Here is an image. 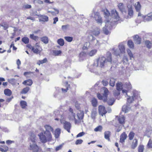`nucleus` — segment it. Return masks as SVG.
Returning <instances> with one entry per match:
<instances>
[{
  "mask_svg": "<svg viewBox=\"0 0 152 152\" xmlns=\"http://www.w3.org/2000/svg\"><path fill=\"white\" fill-rule=\"evenodd\" d=\"M130 110V108L126 105H124L123 106L122 110L125 113L127 112Z\"/></svg>",
  "mask_w": 152,
  "mask_h": 152,
  "instance_id": "39",
  "label": "nucleus"
},
{
  "mask_svg": "<svg viewBox=\"0 0 152 152\" xmlns=\"http://www.w3.org/2000/svg\"><path fill=\"white\" fill-rule=\"evenodd\" d=\"M57 42L61 46H63L64 45V39L60 38L57 40Z\"/></svg>",
  "mask_w": 152,
  "mask_h": 152,
  "instance_id": "40",
  "label": "nucleus"
},
{
  "mask_svg": "<svg viewBox=\"0 0 152 152\" xmlns=\"http://www.w3.org/2000/svg\"><path fill=\"white\" fill-rule=\"evenodd\" d=\"M144 150V146L142 145H140L138 147V152H143Z\"/></svg>",
  "mask_w": 152,
  "mask_h": 152,
  "instance_id": "41",
  "label": "nucleus"
},
{
  "mask_svg": "<svg viewBox=\"0 0 152 152\" xmlns=\"http://www.w3.org/2000/svg\"><path fill=\"white\" fill-rule=\"evenodd\" d=\"M30 149L33 152H38L39 150V147L36 143L32 144L30 143Z\"/></svg>",
  "mask_w": 152,
  "mask_h": 152,
  "instance_id": "8",
  "label": "nucleus"
},
{
  "mask_svg": "<svg viewBox=\"0 0 152 152\" xmlns=\"http://www.w3.org/2000/svg\"><path fill=\"white\" fill-rule=\"evenodd\" d=\"M61 123L63 124L64 129L69 133L70 132V129L71 127V124L69 122L64 121H61Z\"/></svg>",
  "mask_w": 152,
  "mask_h": 152,
  "instance_id": "6",
  "label": "nucleus"
},
{
  "mask_svg": "<svg viewBox=\"0 0 152 152\" xmlns=\"http://www.w3.org/2000/svg\"><path fill=\"white\" fill-rule=\"evenodd\" d=\"M115 80L113 78H111L110 81V85L112 87H114L115 85Z\"/></svg>",
  "mask_w": 152,
  "mask_h": 152,
  "instance_id": "34",
  "label": "nucleus"
},
{
  "mask_svg": "<svg viewBox=\"0 0 152 152\" xmlns=\"http://www.w3.org/2000/svg\"><path fill=\"white\" fill-rule=\"evenodd\" d=\"M44 127L46 131L44 132V134H47L48 136V139H50V138L51 137V136H52L50 132H53V129L51 126L49 125H46Z\"/></svg>",
  "mask_w": 152,
  "mask_h": 152,
  "instance_id": "4",
  "label": "nucleus"
},
{
  "mask_svg": "<svg viewBox=\"0 0 152 152\" xmlns=\"http://www.w3.org/2000/svg\"><path fill=\"white\" fill-rule=\"evenodd\" d=\"M31 50L33 52L36 54H38L40 53V52L42 50V48H31Z\"/></svg>",
  "mask_w": 152,
  "mask_h": 152,
  "instance_id": "33",
  "label": "nucleus"
},
{
  "mask_svg": "<svg viewBox=\"0 0 152 152\" xmlns=\"http://www.w3.org/2000/svg\"><path fill=\"white\" fill-rule=\"evenodd\" d=\"M61 129L59 128L56 129L54 135L56 138H58L61 133Z\"/></svg>",
  "mask_w": 152,
  "mask_h": 152,
  "instance_id": "29",
  "label": "nucleus"
},
{
  "mask_svg": "<svg viewBox=\"0 0 152 152\" xmlns=\"http://www.w3.org/2000/svg\"><path fill=\"white\" fill-rule=\"evenodd\" d=\"M135 133L133 132H130L128 135V137L129 140H132L134 136Z\"/></svg>",
  "mask_w": 152,
  "mask_h": 152,
  "instance_id": "35",
  "label": "nucleus"
},
{
  "mask_svg": "<svg viewBox=\"0 0 152 152\" xmlns=\"http://www.w3.org/2000/svg\"><path fill=\"white\" fill-rule=\"evenodd\" d=\"M69 117L70 120H73L74 118H75V114L73 113H69Z\"/></svg>",
  "mask_w": 152,
  "mask_h": 152,
  "instance_id": "50",
  "label": "nucleus"
},
{
  "mask_svg": "<svg viewBox=\"0 0 152 152\" xmlns=\"http://www.w3.org/2000/svg\"><path fill=\"white\" fill-rule=\"evenodd\" d=\"M36 137L35 135L34 134H31L30 139L29 140V144L31 143L32 144H35L36 143Z\"/></svg>",
  "mask_w": 152,
  "mask_h": 152,
  "instance_id": "17",
  "label": "nucleus"
},
{
  "mask_svg": "<svg viewBox=\"0 0 152 152\" xmlns=\"http://www.w3.org/2000/svg\"><path fill=\"white\" fill-rule=\"evenodd\" d=\"M123 88L125 87L127 88L131 89L132 88V85L129 83H126L125 84L123 85L122 84Z\"/></svg>",
  "mask_w": 152,
  "mask_h": 152,
  "instance_id": "44",
  "label": "nucleus"
},
{
  "mask_svg": "<svg viewBox=\"0 0 152 152\" xmlns=\"http://www.w3.org/2000/svg\"><path fill=\"white\" fill-rule=\"evenodd\" d=\"M116 90L114 91L113 94L115 96H118L120 94V91L123 89L122 84L121 82H118L116 84Z\"/></svg>",
  "mask_w": 152,
  "mask_h": 152,
  "instance_id": "3",
  "label": "nucleus"
},
{
  "mask_svg": "<svg viewBox=\"0 0 152 152\" xmlns=\"http://www.w3.org/2000/svg\"><path fill=\"white\" fill-rule=\"evenodd\" d=\"M98 110L99 113L102 116H103V115H105L107 112L105 107L102 105H100L99 106Z\"/></svg>",
  "mask_w": 152,
  "mask_h": 152,
  "instance_id": "10",
  "label": "nucleus"
},
{
  "mask_svg": "<svg viewBox=\"0 0 152 152\" xmlns=\"http://www.w3.org/2000/svg\"><path fill=\"white\" fill-rule=\"evenodd\" d=\"M69 27V25L67 24L65 25H63L62 26V29L63 31L66 30Z\"/></svg>",
  "mask_w": 152,
  "mask_h": 152,
  "instance_id": "62",
  "label": "nucleus"
},
{
  "mask_svg": "<svg viewBox=\"0 0 152 152\" xmlns=\"http://www.w3.org/2000/svg\"><path fill=\"white\" fill-rule=\"evenodd\" d=\"M142 17L145 22L151 21L152 20V12L148 13L145 16L142 15Z\"/></svg>",
  "mask_w": 152,
  "mask_h": 152,
  "instance_id": "12",
  "label": "nucleus"
},
{
  "mask_svg": "<svg viewBox=\"0 0 152 152\" xmlns=\"http://www.w3.org/2000/svg\"><path fill=\"white\" fill-rule=\"evenodd\" d=\"M30 37L31 39L35 40H37L38 39V37L37 36H34L33 34L30 35Z\"/></svg>",
  "mask_w": 152,
  "mask_h": 152,
  "instance_id": "56",
  "label": "nucleus"
},
{
  "mask_svg": "<svg viewBox=\"0 0 152 152\" xmlns=\"http://www.w3.org/2000/svg\"><path fill=\"white\" fill-rule=\"evenodd\" d=\"M145 43L147 48L149 49L151 48L152 45V43H151L150 41L149 40H146L145 41Z\"/></svg>",
  "mask_w": 152,
  "mask_h": 152,
  "instance_id": "43",
  "label": "nucleus"
},
{
  "mask_svg": "<svg viewBox=\"0 0 152 152\" xmlns=\"http://www.w3.org/2000/svg\"><path fill=\"white\" fill-rule=\"evenodd\" d=\"M38 136L41 142L43 143L46 142L47 141H50L52 138V136L50 139H48V135L47 134H44L43 133H41Z\"/></svg>",
  "mask_w": 152,
  "mask_h": 152,
  "instance_id": "5",
  "label": "nucleus"
},
{
  "mask_svg": "<svg viewBox=\"0 0 152 152\" xmlns=\"http://www.w3.org/2000/svg\"><path fill=\"white\" fill-rule=\"evenodd\" d=\"M113 53L116 56H119L120 52L118 50H115L114 48L113 49Z\"/></svg>",
  "mask_w": 152,
  "mask_h": 152,
  "instance_id": "54",
  "label": "nucleus"
},
{
  "mask_svg": "<svg viewBox=\"0 0 152 152\" xmlns=\"http://www.w3.org/2000/svg\"><path fill=\"white\" fill-rule=\"evenodd\" d=\"M88 38L90 39L91 40V43L93 45L98 46H99V41L96 39L93 36L90 35L88 37Z\"/></svg>",
  "mask_w": 152,
  "mask_h": 152,
  "instance_id": "9",
  "label": "nucleus"
},
{
  "mask_svg": "<svg viewBox=\"0 0 152 152\" xmlns=\"http://www.w3.org/2000/svg\"><path fill=\"white\" fill-rule=\"evenodd\" d=\"M111 21H110V20L109 19H107L106 20V25L103 28V31L104 33L106 35H108L109 34V32L108 30V29L107 28L106 25H107L108 23H111Z\"/></svg>",
  "mask_w": 152,
  "mask_h": 152,
  "instance_id": "15",
  "label": "nucleus"
},
{
  "mask_svg": "<svg viewBox=\"0 0 152 152\" xmlns=\"http://www.w3.org/2000/svg\"><path fill=\"white\" fill-rule=\"evenodd\" d=\"M94 18L98 23L101 24L102 23V18L101 17L99 13L98 12L94 13Z\"/></svg>",
  "mask_w": 152,
  "mask_h": 152,
  "instance_id": "7",
  "label": "nucleus"
},
{
  "mask_svg": "<svg viewBox=\"0 0 152 152\" xmlns=\"http://www.w3.org/2000/svg\"><path fill=\"white\" fill-rule=\"evenodd\" d=\"M20 104L21 107L23 109L25 108L27 106V102L24 101H21Z\"/></svg>",
  "mask_w": 152,
  "mask_h": 152,
  "instance_id": "37",
  "label": "nucleus"
},
{
  "mask_svg": "<svg viewBox=\"0 0 152 152\" xmlns=\"http://www.w3.org/2000/svg\"><path fill=\"white\" fill-rule=\"evenodd\" d=\"M90 46V43L88 42H86L85 43L83 46V49L87 50L88 49Z\"/></svg>",
  "mask_w": 152,
  "mask_h": 152,
  "instance_id": "48",
  "label": "nucleus"
},
{
  "mask_svg": "<svg viewBox=\"0 0 152 152\" xmlns=\"http://www.w3.org/2000/svg\"><path fill=\"white\" fill-rule=\"evenodd\" d=\"M93 34L96 36H98L100 33L99 28H96L92 32Z\"/></svg>",
  "mask_w": 152,
  "mask_h": 152,
  "instance_id": "26",
  "label": "nucleus"
},
{
  "mask_svg": "<svg viewBox=\"0 0 152 152\" xmlns=\"http://www.w3.org/2000/svg\"><path fill=\"white\" fill-rule=\"evenodd\" d=\"M22 41L25 44H27L29 43V39L26 37H24L22 39Z\"/></svg>",
  "mask_w": 152,
  "mask_h": 152,
  "instance_id": "42",
  "label": "nucleus"
},
{
  "mask_svg": "<svg viewBox=\"0 0 152 152\" xmlns=\"http://www.w3.org/2000/svg\"><path fill=\"white\" fill-rule=\"evenodd\" d=\"M4 94L7 96H10L12 94L11 91L9 89H6L4 90Z\"/></svg>",
  "mask_w": 152,
  "mask_h": 152,
  "instance_id": "32",
  "label": "nucleus"
},
{
  "mask_svg": "<svg viewBox=\"0 0 152 152\" xmlns=\"http://www.w3.org/2000/svg\"><path fill=\"white\" fill-rule=\"evenodd\" d=\"M148 148H152V140L150 139L147 144Z\"/></svg>",
  "mask_w": 152,
  "mask_h": 152,
  "instance_id": "58",
  "label": "nucleus"
},
{
  "mask_svg": "<svg viewBox=\"0 0 152 152\" xmlns=\"http://www.w3.org/2000/svg\"><path fill=\"white\" fill-rule=\"evenodd\" d=\"M111 15L112 18L116 20H119V17L118 12L115 10H113L111 11Z\"/></svg>",
  "mask_w": 152,
  "mask_h": 152,
  "instance_id": "11",
  "label": "nucleus"
},
{
  "mask_svg": "<svg viewBox=\"0 0 152 152\" xmlns=\"http://www.w3.org/2000/svg\"><path fill=\"white\" fill-rule=\"evenodd\" d=\"M122 92L123 94L125 93V95H127L128 96V98H127V102L129 103H132L135 100L138 99V98L139 97H138V95L135 93L134 92H133L132 94V95L129 96L128 95V92L126 90L124 89H122Z\"/></svg>",
  "mask_w": 152,
  "mask_h": 152,
  "instance_id": "2",
  "label": "nucleus"
},
{
  "mask_svg": "<svg viewBox=\"0 0 152 152\" xmlns=\"http://www.w3.org/2000/svg\"><path fill=\"white\" fill-rule=\"evenodd\" d=\"M103 90L104 91L103 95L107 99V96L108 94L109 91L107 88L105 87H104L103 88Z\"/></svg>",
  "mask_w": 152,
  "mask_h": 152,
  "instance_id": "28",
  "label": "nucleus"
},
{
  "mask_svg": "<svg viewBox=\"0 0 152 152\" xmlns=\"http://www.w3.org/2000/svg\"><path fill=\"white\" fill-rule=\"evenodd\" d=\"M138 145V140L135 138L132 141L131 145V148L132 149H135L137 146Z\"/></svg>",
  "mask_w": 152,
  "mask_h": 152,
  "instance_id": "16",
  "label": "nucleus"
},
{
  "mask_svg": "<svg viewBox=\"0 0 152 152\" xmlns=\"http://www.w3.org/2000/svg\"><path fill=\"white\" fill-rule=\"evenodd\" d=\"M61 53V50H54L53 53L55 56H58L59 54Z\"/></svg>",
  "mask_w": 152,
  "mask_h": 152,
  "instance_id": "57",
  "label": "nucleus"
},
{
  "mask_svg": "<svg viewBox=\"0 0 152 152\" xmlns=\"http://www.w3.org/2000/svg\"><path fill=\"white\" fill-rule=\"evenodd\" d=\"M128 45L130 48H133L134 47L133 42L130 40H129L128 41Z\"/></svg>",
  "mask_w": 152,
  "mask_h": 152,
  "instance_id": "49",
  "label": "nucleus"
},
{
  "mask_svg": "<svg viewBox=\"0 0 152 152\" xmlns=\"http://www.w3.org/2000/svg\"><path fill=\"white\" fill-rule=\"evenodd\" d=\"M125 117L123 115L119 116L118 118V121L120 124H123L125 123Z\"/></svg>",
  "mask_w": 152,
  "mask_h": 152,
  "instance_id": "22",
  "label": "nucleus"
},
{
  "mask_svg": "<svg viewBox=\"0 0 152 152\" xmlns=\"http://www.w3.org/2000/svg\"><path fill=\"white\" fill-rule=\"evenodd\" d=\"M85 134V133L84 132H80L78 134L77 136L76 137H81L83 136Z\"/></svg>",
  "mask_w": 152,
  "mask_h": 152,
  "instance_id": "64",
  "label": "nucleus"
},
{
  "mask_svg": "<svg viewBox=\"0 0 152 152\" xmlns=\"http://www.w3.org/2000/svg\"><path fill=\"white\" fill-rule=\"evenodd\" d=\"M41 41L44 44H47L48 43L49 39L48 37L44 36L41 38Z\"/></svg>",
  "mask_w": 152,
  "mask_h": 152,
  "instance_id": "31",
  "label": "nucleus"
},
{
  "mask_svg": "<svg viewBox=\"0 0 152 152\" xmlns=\"http://www.w3.org/2000/svg\"><path fill=\"white\" fill-rule=\"evenodd\" d=\"M128 8V14L129 15L132 16L133 15V12L132 8V7L130 5L127 6Z\"/></svg>",
  "mask_w": 152,
  "mask_h": 152,
  "instance_id": "25",
  "label": "nucleus"
},
{
  "mask_svg": "<svg viewBox=\"0 0 152 152\" xmlns=\"http://www.w3.org/2000/svg\"><path fill=\"white\" fill-rule=\"evenodd\" d=\"M118 48L121 53H124L125 52V49L124 45L122 44H120L118 46Z\"/></svg>",
  "mask_w": 152,
  "mask_h": 152,
  "instance_id": "24",
  "label": "nucleus"
},
{
  "mask_svg": "<svg viewBox=\"0 0 152 152\" xmlns=\"http://www.w3.org/2000/svg\"><path fill=\"white\" fill-rule=\"evenodd\" d=\"M141 5L139 2H137V4H135V8L137 12H139L141 9Z\"/></svg>",
  "mask_w": 152,
  "mask_h": 152,
  "instance_id": "38",
  "label": "nucleus"
},
{
  "mask_svg": "<svg viewBox=\"0 0 152 152\" xmlns=\"http://www.w3.org/2000/svg\"><path fill=\"white\" fill-rule=\"evenodd\" d=\"M127 137V134L125 132H123L120 136V142L123 143L126 139Z\"/></svg>",
  "mask_w": 152,
  "mask_h": 152,
  "instance_id": "14",
  "label": "nucleus"
},
{
  "mask_svg": "<svg viewBox=\"0 0 152 152\" xmlns=\"http://www.w3.org/2000/svg\"><path fill=\"white\" fill-rule=\"evenodd\" d=\"M32 48H42L38 44V43H37L33 47H31Z\"/></svg>",
  "mask_w": 152,
  "mask_h": 152,
  "instance_id": "63",
  "label": "nucleus"
},
{
  "mask_svg": "<svg viewBox=\"0 0 152 152\" xmlns=\"http://www.w3.org/2000/svg\"><path fill=\"white\" fill-rule=\"evenodd\" d=\"M104 17L107 18V17L109 16L110 15V13L106 9L104 10Z\"/></svg>",
  "mask_w": 152,
  "mask_h": 152,
  "instance_id": "46",
  "label": "nucleus"
},
{
  "mask_svg": "<svg viewBox=\"0 0 152 152\" xmlns=\"http://www.w3.org/2000/svg\"><path fill=\"white\" fill-rule=\"evenodd\" d=\"M106 101H107L108 104L109 105H112L114 104L115 102V100L113 98H109L107 99H106Z\"/></svg>",
  "mask_w": 152,
  "mask_h": 152,
  "instance_id": "21",
  "label": "nucleus"
},
{
  "mask_svg": "<svg viewBox=\"0 0 152 152\" xmlns=\"http://www.w3.org/2000/svg\"><path fill=\"white\" fill-rule=\"evenodd\" d=\"M104 134V138L109 141L110 140V137L111 135L110 132L109 131H105Z\"/></svg>",
  "mask_w": 152,
  "mask_h": 152,
  "instance_id": "19",
  "label": "nucleus"
},
{
  "mask_svg": "<svg viewBox=\"0 0 152 152\" xmlns=\"http://www.w3.org/2000/svg\"><path fill=\"white\" fill-rule=\"evenodd\" d=\"M97 50L96 49L93 50H91L89 53L88 55L90 56H92L94 55L96 53Z\"/></svg>",
  "mask_w": 152,
  "mask_h": 152,
  "instance_id": "52",
  "label": "nucleus"
},
{
  "mask_svg": "<svg viewBox=\"0 0 152 152\" xmlns=\"http://www.w3.org/2000/svg\"><path fill=\"white\" fill-rule=\"evenodd\" d=\"M84 116V113L83 111H80L77 113V116L79 120H82L83 119Z\"/></svg>",
  "mask_w": 152,
  "mask_h": 152,
  "instance_id": "23",
  "label": "nucleus"
},
{
  "mask_svg": "<svg viewBox=\"0 0 152 152\" xmlns=\"http://www.w3.org/2000/svg\"><path fill=\"white\" fill-rule=\"evenodd\" d=\"M127 52L129 56L130 59H131L133 57V55L131 51L129 49H128L127 50Z\"/></svg>",
  "mask_w": 152,
  "mask_h": 152,
  "instance_id": "61",
  "label": "nucleus"
},
{
  "mask_svg": "<svg viewBox=\"0 0 152 152\" xmlns=\"http://www.w3.org/2000/svg\"><path fill=\"white\" fill-rule=\"evenodd\" d=\"M97 96L99 99H102L104 102H106V99L103 96H102L100 94H97Z\"/></svg>",
  "mask_w": 152,
  "mask_h": 152,
  "instance_id": "47",
  "label": "nucleus"
},
{
  "mask_svg": "<svg viewBox=\"0 0 152 152\" xmlns=\"http://www.w3.org/2000/svg\"><path fill=\"white\" fill-rule=\"evenodd\" d=\"M118 7L122 13H126V7L123 3H119L118 5Z\"/></svg>",
  "mask_w": 152,
  "mask_h": 152,
  "instance_id": "13",
  "label": "nucleus"
},
{
  "mask_svg": "<svg viewBox=\"0 0 152 152\" xmlns=\"http://www.w3.org/2000/svg\"><path fill=\"white\" fill-rule=\"evenodd\" d=\"M47 59L46 58H45L42 60H39V62L37 63V64L40 65V64H43L46 63L47 61Z\"/></svg>",
  "mask_w": 152,
  "mask_h": 152,
  "instance_id": "55",
  "label": "nucleus"
},
{
  "mask_svg": "<svg viewBox=\"0 0 152 152\" xmlns=\"http://www.w3.org/2000/svg\"><path fill=\"white\" fill-rule=\"evenodd\" d=\"M83 142V140L81 139L77 140L75 142V144L76 145L81 144Z\"/></svg>",
  "mask_w": 152,
  "mask_h": 152,
  "instance_id": "60",
  "label": "nucleus"
},
{
  "mask_svg": "<svg viewBox=\"0 0 152 152\" xmlns=\"http://www.w3.org/2000/svg\"><path fill=\"white\" fill-rule=\"evenodd\" d=\"M91 102L93 106L95 107L97 106V99L95 98L93 99L92 100Z\"/></svg>",
  "mask_w": 152,
  "mask_h": 152,
  "instance_id": "45",
  "label": "nucleus"
},
{
  "mask_svg": "<svg viewBox=\"0 0 152 152\" xmlns=\"http://www.w3.org/2000/svg\"><path fill=\"white\" fill-rule=\"evenodd\" d=\"M97 114V110L93 108L91 111V117L92 119H94Z\"/></svg>",
  "mask_w": 152,
  "mask_h": 152,
  "instance_id": "20",
  "label": "nucleus"
},
{
  "mask_svg": "<svg viewBox=\"0 0 152 152\" xmlns=\"http://www.w3.org/2000/svg\"><path fill=\"white\" fill-rule=\"evenodd\" d=\"M135 43L140 44L141 43V39L137 35H135L134 38Z\"/></svg>",
  "mask_w": 152,
  "mask_h": 152,
  "instance_id": "27",
  "label": "nucleus"
},
{
  "mask_svg": "<svg viewBox=\"0 0 152 152\" xmlns=\"http://www.w3.org/2000/svg\"><path fill=\"white\" fill-rule=\"evenodd\" d=\"M33 81L31 79H28L24 81L22 83L23 84L26 86H31L33 84Z\"/></svg>",
  "mask_w": 152,
  "mask_h": 152,
  "instance_id": "18",
  "label": "nucleus"
},
{
  "mask_svg": "<svg viewBox=\"0 0 152 152\" xmlns=\"http://www.w3.org/2000/svg\"><path fill=\"white\" fill-rule=\"evenodd\" d=\"M102 129V126H101L99 125L97 126L94 129V131L95 132H101Z\"/></svg>",
  "mask_w": 152,
  "mask_h": 152,
  "instance_id": "51",
  "label": "nucleus"
},
{
  "mask_svg": "<svg viewBox=\"0 0 152 152\" xmlns=\"http://www.w3.org/2000/svg\"><path fill=\"white\" fill-rule=\"evenodd\" d=\"M107 55L108 56L106 58L104 56H102L97 59L96 63L95 62L94 63V66L103 67L106 65L111 64L112 62V55L110 53H108Z\"/></svg>",
  "mask_w": 152,
  "mask_h": 152,
  "instance_id": "1",
  "label": "nucleus"
},
{
  "mask_svg": "<svg viewBox=\"0 0 152 152\" xmlns=\"http://www.w3.org/2000/svg\"><path fill=\"white\" fill-rule=\"evenodd\" d=\"M53 9L55 11V12H54V11H52V12H51V14L53 15H56V14H58L59 13V10H57V9H56L55 8H53Z\"/></svg>",
  "mask_w": 152,
  "mask_h": 152,
  "instance_id": "59",
  "label": "nucleus"
},
{
  "mask_svg": "<svg viewBox=\"0 0 152 152\" xmlns=\"http://www.w3.org/2000/svg\"><path fill=\"white\" fill-rule=\"evenodd\" d=\"M64 39L67 42H70L72 41L73 37H65Z\"/></svg>",
  "mask_w": 152,
  "mask_h": 152,
  "instance_id": "53",
  "label": "nucleus"
},
{
  "mask_svg": "<svg viewBox=\"0 0 152 152\" xmlns=\"http://www.w3.org/2000/svg\"><path fill=\"white\" fill-rule=\"evenodd\" d=\"M29 87H26L24 88L20 92V93L22 94H26L29 90Z\"/></svg>",
  "mask_w": 152,
  "mask_h": 152,
  "instance_id": "36",
  "label": "nucleus"
},
{
  "mask_svg": "<svg viewBox=\"0 0 152 152\" xmlns=\"http://www.w3.org/2000/svg\"><path fill=\"white\" fill-rule=\"evenodd\" d=\"M48 20V18L46 16H42L39 19V21L47 22Z\"/></svg>",
  "mask_w": 152,
  "mask_h": 152,
  "instance_id": "30",
  "label": "nucleus"
}]
</instances>
